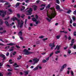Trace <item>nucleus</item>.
<instances>
[{
    "mask_svg": "<svg viewBox=\"0 0 76 76\" xmlns=\"http://www.w3.org/2000/svg\"><path fill=\"white\" fill-rule=\"evenodd\" d=\"M51 10H53L52 13H51L50 15H48V14H47L48 17L49 18H46L47 20H48V22H49L51 21V20L52 18H54V17H55V16H56V12H55L54 8H52Z\"/></svg>",
    "mask_w": 76,
    "mask_h": 76,
    "instance_id": "f257e3e1",
    "label": "nucleus"
},
{
    "mask_svg": "<svg viewBox=\"0 0 76 76\" xmlns=\"http://www.w3.org/2000/svg\"><path fill=\"white\" fill-rule=\"evenodd\" d=\"M11 20H13V21H15V20H17L18 22V25L17 26V27L18 28H19V25H20V20H18L17 18L16 17H14L12 18H11Z\"/></svg>",
    "mask_w": 76,
    "mask_h": 76,
    "instance_id": "f03ea898",
    "label": "nucleus"
},
{
    "mask_svg": "<svg viewBox=\"0 0 76 76\" xmlns=\"http://www.w3.org/2000/svg\"><path fill=\"white\" fill-rule=\"evenodd\" d=\"M24 53L25 55H29L31 54H32V53H34L33 52H29L28 51V50L26 49H25L24 50Z\"/></svg>",
    "mask_w": 76,
    "mask_h": 76,
    "instance_id": "7ed1b4c3",
    "label": "nucleus"
},
{
    "mask_svg": "<svg viewBox=\"0 0 76 76\" xmlns=\"http://www.w3.org/2000/svg\"><path fill=\"white\" fill-rule=\"evenodd\" d=\"M33 63L32 64L33 65H34L36 63H37L39 61V58H35L33 60Z\"/></svg>",
    "mask_w": 76,
    "mask_h": 76,
    "instance_id": "20e7f679",
    "label": "nucleus"
},
{
    "mask_svg": "<svg viewBox=\"0 0 76 76\" xmlns=\"http://www.w3.org/2000/svg\"><path fill=\"white\" fill-rule=\"evenodd\" d=\"M33 10L31 8H30L26 12L28 14H26L27 15H31L32 14V12Z\"/></svg>",
    "mask_w": 76,
    "mask_h": 76,
    "instance_id": "39448f33",
    "label": "nucleus"
},
{
    "mask_svg": "<svg viewBox=\"0 0 76 76\" xmlns=\"http://www.w3.org/2000/svg\"><path fill=\"white\" fill-rule=\"evenodd\" d=\"M0 13H2L1 16L2 18H4L6 15V12L4 11L0 10Z\"/></svg>",
    "mask_w": 76,
    "mask_h": 76,
    "instance_id": "423d86ee",
    "label": "nucleus"
},
{
    "mask_svg": "<svg viewBox=\"0 0 76 76\" xmlns=\"http://www.w3.org/2000/svg\"><path fill=\"white\" fill-rule=\"evenodd\" d=\"M66 66H67V65H66V64H64V65L61 67V71H62L63 70L64 68V67H66Z\"/></svg>",
    "mask_w": 76,
    "mask_h": 76,
    "instance_id": "0eeeda50",
    "label": "nucleus"
},
{
    "mask_svg": "<svg viewBox=\"0 0 76 76\" xmlns=\"http://www.w3.org/2000/svg\"><path fill=\"white\" fill-rule=\"evenodd\" d=\"M0 2L1 3H4V2H6V3L4 5H8V4H9V3H8V2L4 1L3 0H0Z\"/></svg>",
    "mask_w": 76,
    "mask_h": 76,
    "instance_id": "6e6552de",
    "label": "nucleus"
},
{
    "mask_svg": "<svg viewBox=\"0 0 76 76\" xmlns=\"http://www.w3.org/2000/svg\"><path fill=\"white\" fill-rule=\"evenodd\" d=\"M42 6H43V7H42V8H41L40 9V10H44V8H45V5H44V4H42L41 6V7H42Z\"/></svg>",
    "mask_w": 76,
    "mask_h": 76,
    "instance_id": "1a4fd4ad",
    "label": "nucleus"
},
{
    "mask_svg": "<svg viewBox=\"0 0 76 76\" xmlns=\"http://www.w3.org/2000/svg\"><path fill=\"white\" fill-rule=\"evenodd\" d=\"M56 9L57 10H60V6L57 4H56Z\"/></svg>",
    "mask_w": 76,
    "mask_h": 76,
    "instance_id": "9d476101",
    "label": "nucleus"
},
{
    "mask_svg": "<svg viewBox=\"0 0 76 76\" xmlns=\"http://www.w3.org/2000/svg\"><path fill=\"white\" fill-rule=\"evenodd\" d=\"M71 43L70 45V46H72L73 45V43L75 42V41L74 40V39H72L71 42Z\"/></svg>",
    "mask_w": 76,
    "mask_h": 76,
    "instance_id": "9b49d317",
    "label": "nucleus"
},
{
    "mask_svg": "<svg viewBox=\"0 0 76 76\" xmlns=\"http://www.w3.org/2000/svg\"><path fill=\"white\" fill-rule=\"evenodd\" d=\"M22 32L21 31H20L18 33V35L19 37H20V36H22Z\"/></svg>",
    "mask_w": 76,
    "mask_h": 76,
    "instance_id": "f8f14e48",
    "label": "nucleus"
},
{
    "mask_svg": "<svg viewBox=\"0 0 76 76\" xmlns=\"http://www.w3.org/2000/svg\"><path fill=\"white\" fill-rule=\"evenodd\" d=\"M23 22L22 20L21 21V23L20 24V27L22 28V27H23Z\"/></svg>",
    "mask_w": 76,
    "mask_h": 76,
    "instance_id": "ddd939ff",
    "label": "nucleus"
},
{
    "mask_svg": "<svg viewBox=\"0 0 76 76\" xmlns=\"http://www.w3.org/2000/svg\"><path fill=\"white\" fill-rule=\"evenodd\" d=\"M33 7L34 9V11H35V10H37V6H36V5H34L33 6Z\"/></svg>",
    "mask_w": 76,
    "mask_h": 76,
    "instance_id": "4468645a",
    "label": "nucleus"
},
{
    "mask_svg": "<svg viewBox=\"0 0 76 76\" xmlns=\"http://www.w3.org/2000/svg\"><path fill=\"white\" fill-rule=\"evenodd\" d=\"M12 73L11 72H7L6 73L7 75V76H11Z\"/></svg>",
    "mask_w": 76,
    "mask_h": 76,
    "instance_id": "2eb2a0df",
    "label": "nucleus"
},
{
    "mask_svg": "<svg viewBox=\"0 0 76 76\" xmlns=\"http://www.w3.org/2000/svg\"><path fill=\"white\" fill-rule=\"evenodd\" d=\"M49 46L50 47H55V45H54V43H50L49 44Z\"/></svg>",
    "mask_w": 76,
    "mask_h": 76,
    "instance_id": "dca6fc26",
    "label": "nucleus"
},
{
    "mask_svg": "<svg viewBox=\"0 0 76 76\" xmlns=\"http://www.w3.org/2000/svg\"><path fill=\"white\" fill-rule=\"evenodd\" d=\"M60 46H57L56 48L55 49V50L57 49V50H59V49H60Z\"/></svg>",
    "mask_w": 76,
    "mask_h": 76,
    "instance_id": "f3484780",
    "label": "nucleus"
},
{
    "mask_svg": "<svg viewBox=\"0 0 76 76\" xmlns=\"http://www.w3.org/2000/svg\"><path fill=\"white\" fill-rule=\"evenodd\" d=\"M7 45H11V46H12L13 45H15V44L13 43H10L9 44H7Z\"/></svg>",
    "mask_w": 76,
    "mask_h": 76,
    "instance_id": "a211bd4d",
    "label": "nucleus"
},
{
    "mask_svg": "<svg viewBox=\"0 0 76 76\" xmlns=\"http://www.w3.org/2000/svg\"><path fill=\"white\" fill-rule=\"evenodd\" d=\"M39 67V65H37V66H36L35 68H34L33 69V70H34V71H35V70H37L38 69V67Z\"/></svg>",
    "mask_w": 76,
    "mask_h": 76,
    "instance_id": "6ab92c4d",
    "label": "nucleus"
},
{
    "mask_svg": "<svg viewBox=\"0 0 76 76\" xmlns=\"http://www.w3.org/2000/svg\"><path fill=\"white\" fill-rule=\"evenodd\" d=\"M1 57L3 58L4 60V59L6 58V57H5V55H1Z\"/></svg>",
    "mask_w": 76,
    "mask_h": 76,
    "instance_id": "aec40b11",
    "label": "nucleus"
},
{
    "mask_svg": "<svg viewBox=\"0 0 76 76\" xmlns=\"http://www.w3.org/2000/svg\"><path fill=\"white\" fill-rule=\"evenodd\" d=\"M19 57H18L17 58V60H20V59H21V58L22 57V56H21L20 55L19 56Z\"/></svg>",
    "mask_w": 76,
    "mask_h": 76,
    "instance_id": "412c9836",
    "label": "nucleus"
},
{
    "mask_svg": "<svg viewBox=\"0 0 76 76\" xmlns=\"http://www.w3.org/2000/svg\"><path fill=\"white\" fill-rule=\"evenodd\" d=\"M5 23L6 24L7 26H9V23L7 22V21H5Z\"/></svg>",
    "mask_w": 76,
    "mask_h": 76,
    "instance_id": "4be33fe9",
    "label": "nucleus"
},
{
    "mask_svg": "<svg viewBox=\"0 0 76 76\" xmlns=\"http://www.w3.org/2000/svg\"><path fill=\"white\" fill-rule=\"evenodd\" d=\"M24 73H25V76H26V75H28V74H29V72H28V71L25 72Z\"/></svg>",
    "mask_w": 76,
    "mask_h": 76,
    "instance_id": "5701e85b",
    "label": "nucleus"
},
{
    "mask_svg": "<svg viewBox=\"0 0 76 76\" xmlns=\"http://www.w3.org/2000/svg\"><path fill=\"white\" fill-rule=\"evenodd\" d=\"M32 20L33 21V22H36L37 21V19L35 18H32Z\"/></svg>",
    "mask_w": 76,
    "mask_h": 76,
    "instance_id": "b1692460",
    "label": "nucleus"
},
{
    "mask_svg": "<svg viewBox=\"0 0 76 76\" xmlns=\"http://www.w3.org/2000/svg\"><path fill=\"white\" fill-rule=\"evenodd\" d=\"M12 61V60L10 59L9 61L10 63V64H12L13 63V62Z\"/></svg>",
    "mask_w": 76,
    "mask_h": 76,
    "instance_id": "393cba45",
    "label": "nucleus"
},
{
    "mask_svg": "<svg viewBox=\"0 0 76 76\" xmlns=\"http://www.w3.org/2000/svg\"><path fill=\"white\" fill-rule=\"evenodd\" d=\"M3 21H2V20L0 19V25H3Z\"/></svg>",
    "mask_w": 76,
    "mask_h": 76,
    "instance_id": "a878e982",
    "label": "nucleus"
},
{
    "mask_svg": "<svg viewBox=\"0 0 76 76\" xmlns=\"http://www.w3.org/2000/svg\"><path fill=\"white\" fill-rule=\"evenodd\" d=\"M19 4H20V3H17L16 5V7H17L18 6H19Z\"/></svg>",
    "mask_w": 76,
    "mask_h": 76,
    "instance_id": "bb28decb",
    "label": "nucleus"
},
{
    "mask_svg": "<svg viewBox=\"0 0 76 76\" xmlns=\"http://www.w3.org/2000/svg\"><path fill=\"white\" fill-rule=\"evenodd\" d=\"M72 12V10H69L67 12V13H68V14H70V13Z\"/></svg>",
    "mask_w": 76,
    "mask_h": 76,
    "instance_id": "cd10ccee",
    "label": "nucleus"
},
{
    "mask_svg": "<svg viewBox=\"0 0 76 76\" xmlns=\"http://www.w3.org/2000/svg\"><path fill=\"white\" fill-rule=\"evenodd\" d=\"M8 19H9V17H6V18H4V20H7Z\"/></svg>",
    "mask_w": 76,
    "mask_h": 76,
    "instance_id": "c85d7f7f",
    "label": "nucleus"
},
{
    "mask_svg": "<svg viewBox=\"0 0 76 76\" xmlns=\"http://www.w3.org/2000/svg\"><path fill=\"white\" fill-rule=\"evenodd\" d=\"M22 8H23V9H21L20 10L21 11H22V10H24L25 9V7L24 6H22Z\"/></svg>",
    "mask_w": 76,
    "mask_h": 76,
    "instance_id": "c756f323",
    "label": "nucleus"
},
{
    "mask_svg": "<svg viewBox=\"0 0 76 76\" xmlns=\"http://www.w3.org/2000/svg\"><path fill=\"white\" fill-rule=\"evenodd\" d=\"M56 2L57 4H60V1H59V0H56Z\"/></svg>",
    "mask_w": 76,
    "mask_h": 76,
    "instance_id": "7c9ffc66",
    "label": "nucleus"
},
{
    "mask_svg": "<svg viewBox=\"0 0 76 76\" xmlns=\"http://www.w3.org/2000/svg\"><path fill=\"white\" fill-rule=\"evenodd\" d=\"M57 39H58L60 38V35H58L56 37Z\"/></svg>",
    "mask_w": 76,
    "mask_h": 76,
    "instance_id": "2f4dec72",
    "label": "nucleus"
},
{
    "mask_svg": "<svg viewBox=\"0 0 76 76\" xmlns=\"http://www.w3.org/2000/svg\"><path fill=\"white\" fill-rule=\"evenodd\" d=\"M70 73L71 74V75H72V76H73V75H74V73H73V71H72V70L71 71Z\"/></svg>",
    "mask_w": 76,
    "mask_h": 76,
    "instance_id": "473e14b6",
    "label": "nucleus"
},
{
    "mask_svg": "<svg viewBox=\"0 0 76 76\" xmlns=\"http://www.w3.org/2000/svg\"><path fill=\"white\" fill-rule=\"evenodd\" d=\"M47 62V61L45 60H43L42 61V63H45Z\"/></svg>",
    "mask_w": 76,
    "mask_h": 76,
    "instance_id": "72a5a7b5",
    "label": "nucleus"
},
{
    "mask_svg": "<svg viewBox=\"0 0 76 76\" xmlns=\"http://www.w3.org/2000/svg\"><path fill=\"white\" fill-rule=\"evenodd\" d=\"M60 53V51H56L55 52V54H58V53Z\"/></svg>",
    "mask_w": 76,
    "mask_h": 76,
    "instance_id": "f704fd0d",
    "label": "nucleus"
},
{
    "mask_svg": "<svg viewBox=\"0 0 76 76\" xmlns=\"http://www.w3.org/2000/svg\"><path fill=\"white\" fill-rule=\"evenodd\" d=\"M17 16L18 17V18H20V14H17Z\"/></svg>",
    "mask_w": 76,
    "mask_h": 76,
    "instance_id": "c9c22d12",
    "label": "nucleus"
},
{
    "mask_svg": "<svg viewBox=\"0 0 76 76\" xmlns=\"http://www.w3.org/2000/svg\"><path fill=\"white\" fill-rule=\"evenodd\" d=\"M54 54V53L52 52V53H51L50 55V57H51V56H53V54Z\"/></svg>",
    "mask_w": 76,
    "mask_h": 76,
    "instance_id": "e433bc0d",
    "label": "nucleus"
},
{
    "mask_svg": "<svg viewBox=\"0 0 76 76\" xmlns=\"http://www.w3.org/2000/svg\"><path fill=\"white\" fill-rule=\"evenodd\" d=\"M50 4H48L46 7V8H50Z\"/></svg>",
    "mask_w": 76,
    "mask_h": 76,
    "instance_id": "4c0bfd02",
    "label": "nucleus"
},
{
    "mask_svg": "<svg viewBox=\"0 0 76 76\" xmlns=\"http://www.w3.org/2000/svg\"><path fill=\"white\" fill-rule=\"evenodd\" d=\"M19 38L22 41H23V37L20 36Z\"/></svg>",
    "mask_w": 76,
    "mask_h": 76,
    "instance_id": "58836bf2",
    "label": "nucleus"
},
{
    "mask_svg": "<svg viewBox=\"0 0 76 76\" xmlns=\"http://www.w3.org/2000/svg\"><path fill=\"white\" fill-rule=\"evenodd\" d=\"M36 44H40V41H38L36 42Z\"/></svg>",
    "mask_w": 76,
    "mask_h": 76,
    "instance_id": "ea45409f",
    "label": "nucleus"
},
{
    "mask_svg": "<svg viewBox=\"0 0 76 76\" xmlns=\"http://www.w3.org/2000/svg\"><path fill=\"white\" fill-rule=\"evenodd\" d=\"M36 22V25H38V23H39V21H35Z\"/></svg>",
    "mask_w": 76,
    "mask_h": 76,
    "instance_id": "a19ab883",
    "label": "nucleus"
},
{
    "mask_svg": "<svg viewBox=\"0 0 76 76\" xmlns=\"http://www.w3.org/2000/svg\"><path fill=\"white\" fill-rule=\"evenodd\" d=\"M73 26H76V23H73Z\"/></svg>",
    "mask_w": 76,
    "mask_h": 76,
    "instance_id": "79ce46f5",
    "label": "nucleus"
},
{
    "mask_svg": "<svg viewBox=\"0 0 76 76\" xmlns=\"http://www.w3.org/2000/svg\"><path fill=\"white\" fill-rule=\"evenodd\" d=\"M72 48H73L74 49H76V45H74L73 47H72Z\"/></svg>",
    "mask_w": 76,
    "mask_h": 76,
    "instance_id": "37998d69",
    "label": "nucleus"
},
{
    "mask_svg": "<svg viewBox=\"0 0 76 76\" xmlns=\"http://www.w3.org/2000/svg\"><path fill=\"white\" fill-rule=\"evenodd\" d=\"M73 14H74V15H76V10L74 11L73 12Z\"/></svg>",
    "mask_w": 76,
    "mask_h": 76,
    "instance_id": "c03bdc74",
    "label": "nucleus"
},
{
    "mask_svg": "<svg viewBox=\"0 0 76 76\" xmlns=\"http://www.w3.org/2000/svg\"><path fill=\"white\" fill-rule=\"evenodd\" d=\"M8 11H9V12H10V13H11V12H12L11 9H9Z\"/></svg>",
    "mask_w": 76,
    "mask_h": 76,
    "instance_id": "a18cd8bd",
    "label": "nucleus"
},
{
    "mask_svg": "<svg viewBox=\"0 0 76 76\" xmlns=\"http://www.w3.org/2000/svg\"><path fill=\"white\" fill-rule=\"evenodd\" d=\"M76 31H75V32H74L73 34H74V36H76Z\"/></svg>",
    "mask_w": 76,
    "mask_h": 76,
    "instance_id": "49530a36",
    "label": "nucleus"
},
{
    "mask_svg": "<svg viewBox=\"0 0 76 76\" xmlns=\"http://www.w3.org/2000/svg\"><path fill=\"white\" fill-rule=\"evenodd\" d=\"M44 38V36H41L39 37V38Z\"/></svg>",
    "mask_w": 76,
    "mask_h": 76,
    "instance_id": "de8ad7c7",
    "label": "nucleus"
},
{
    "mask_svg": "<svg viewBox=\"0 0 76 76\" xmlns=\"http://www.w3.org/2000/svg\"><path fill=\"white\" fill-rule=\"evenodd\" d=\"M72 22H73V21H72V19H71L70 20V23L72 24Z\"/></svg>",
    "mask_w": 76,
    "mask_h": 76,
    "instance_id": "09e8293b",
    "label": "nucleus"
},
{
    "mask_svg": "<svg viewBox=\"0 0 76 76\" xmlns=\"http://www.w3.org/2000/svg\"><path fill=\"white\" fill-rule=\"evenodd\" d=\"M9 52H7V53L6 54V56H7V57H8V56H9Z\"/></svg>",
    "mask_w": 76,
    "mask_h": 76,
    "instance_id": "8fccbe9b",
    "label": "nucleus"
},
{
    "mask_svg": "<svg viewBox=\"0 0 76 76\" xmlns=\"http://www.w3.org/2000/svg\"><path fill=\"white\" fill-rule=\"evenodd\" d=\"M72 19L73 20H76V18H75L74 17H72Z\"/></svg>",
    "mask_w": 76,
    "mask_h": 76,
    "instance_id": "3c124183",
    "label": "nucleus"
},
{
    "mask_svg": "<svg viewBox=\"0 0 76 76\" xmlns=\"http://www.w3.org/2000/svg\"><path fill=\"white\" fill-rule=\"evenodd\" d=\"M12 70H11L10 69H8V72H12Z\"/></svg>",
    "mask_w": 76,
    "mask_h": 76,
    "instance_id": "603ef678",
    "label": "nucleus"
},
{
    "mask_svg": "<svg viewBox=\"0 0 76 76\" xmlns=\"http://www.w3.org/2000/svg\"><path fill=\"white\" fill-rule=\"evenodd\" d=\"M48 38H46L45 39H43V41H45V40H47Z\"/></svg>",
    "mask_w": 76,
    "mask_h": 76,
    "instance_id": "864d4df0",
    "label": "nucleus"
},
{
    "mask_svg": "<svg viewBox=\"0 0 76 76\" xmlns=\"http://www.w3.org/2000/svg\"><path fill=\"white\" fill-rule=\"evenodd\" d=\"M68 39L69 40H70V39H71V37L69 36L68 38Z\"/></svg>",
    "mask_w": 76,
    "mask_h": 76,
    "instance_id": "5fc2aeb1",
    "label": "nucleus"
},
{
    "mask_svg": "<svg viewBox=\"0 0 76 76\" xmlns=\"http://www.w3.org/2000/svg\"><path fill=\"white\" fill-rule=\"evenodd\" d=\"M46 59L47 61L49 60V57H48L47 58H46Z\"/></svg>",
    "mask_w": 76,
    "mask_h": 76,
    "instance_id": "6e6d98bb",
    "label": "nucleus"
},
{
    "mask_svg": "<svg viewBox=\"0 0 76 76\" xmlns=\"http://www.w3.org/2000/svg\"><path fill=\"white\" fill-rule=\"evenodd\" d=\"M56 57H57V58H56L55 59V60H56V61H57V60H58V56H56Z\"/></svg>",
    "mask_w": 76,
    "mask_h": 76,
    "instance_id": "4d7b16f0",
    "label": "nucleus"
},
{
    "mask_svg": "<svg viewBox=\"0 0 76 76\" xmlns=\"http://www.w3.org/2000/svg\"><path fill=\"white\" fill-rule=\"evenodd\" d=\"M27 19H26L25 21V24H26V22H27Z\"/></svg>",
    "mask_w": 76,
    "mask_h": 76,
    "instance_id": "13d9d810",
    "label": "nucleus"
},
{
    "mask_svg": "<svg viewBox=\"0 0 76 76\" xmlns=\"http://www.w3.org/2000/svg\"><path fill=\"white\" fill-rule=\"evenodd\" d=\"M16 52H14V53H13V56H15V55L16 54Z\"/></svg>",
    "mask_w": 76,
    "mask_h": 76,
    "instance_id": "bf43d9fd",
    "label": "nucleus"
},
{
    "mask_svg": "<svg viewBox=\"0 0 76 76\" xmlns=\"http://www.w3.org/2000/svg\"><path fill=\"white\" fill-rule=\"evenodd\" d=\"M10 47L9 46H7L6 47H5V49H6V48H9Z\"/></svg>",
    "mask_w": 76,
    "mask_h": 76,
    "instance_id": "052dcab7",
    "label": "nucleus"
},
{
    "mask_svg": "<svg viewBox=\"0 0 76 76\" xmlns=\"http://www.w3.org/2000/svg\"><path fill=\"white\" fill-rule=\"evenodd\" d=\"M3 64H1V63H0V66H3Z\"/></svg>",
    "mask_w": 76,
    "mask_h": 76,
    "instance_id": "680f3d73",
    "label": "nucleus"
},
{
    "mask_svg": "<svg viewBox=\"0 0 76 76\" xmlns=\"http://www.w3.org/2000/svg\"><path fill=\"white\" fill-rule=\"evenodd\" d=\"M68 54H70L71 53V51L70 50L68 51Z\"/></svg>",
    "mask_w": 76,
    "mask_h": 76,
    "instance_id": "e2e57ef3",
    "label": "nucleus"
},
{
    "mask_svg": "<svg viewBox=\"0 0 76 76\" xmlns=\"http://www.w3.org/2000/svg\"><path fill=\"white\" fill-rule=\"evenodd\" d=\"M10 51H13V49H10L9 50Z\"/></svg>",
    "mask_w": 76,
    "mask_h": 76,
    "instance_id": "0e129e2a",
    "label": "nucleus"
},
{
    "mask_svg": "<svg viewBox=\"0 0 76 76\" xmlns=\"http://www.w3.org/2000/svg\"><path fill=\"white\" fill-rule=\"evenodd\" d=\"M0 45L4 46V45L2 43H0Z\"/></svg>",
    "mask_w": 76,
    "mask_h": 76,
    "instance_id": "69168bd1",
    "label": "nucleus"
},
{
    "mask_svg": "<svg viewBox=\"0 0 76 76\" xmlns=\"http://www.w3.org/2000/svg\"><path fill=\"white\" fill-rule=\"evenodd\" d=\"M3 75L1 73H0V76H3Z\"/></svg>",
    "mask_w": 76,
    "mask_h": 76,
    "instance_id": "338daca9",
    "label": "nucleus"
},
{
    "mask_svg": "<svg viewBox=\"0 0 76 76\" xmlns=\"http://www.w3.org/2000/svg\"><path fill=\"white\" fill-rule=\"evenodd\" d=\"M67 48H68V47H64V50H66V49H67Z\"/></svg>",
    "mask_w": 76,
    "mask_h": 76,
    "instance_id": "774afa93",
    "label": "nucleus"
}]
</instances>
